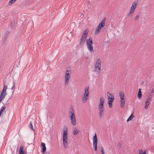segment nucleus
I'll return each mask as SVG.
<instances>
[{"instance_id": "21", "label": "nucleus", "mask_w": 154, "mask_h": 154, "mask_svg": "<svg viewBox=\"0 0 154 154\" xmlns=\"http://www.w3.org/2000/svg\"><path fill=\"white\" fill-rule=\"evenodd\" d=\"M149 104V101L148 100H146L145 103V109H146L148 108V106Z\"/></svg>"}, {"instance_id": "29", "label": "nucleus", "mask_w": 154, "mask_h": 154, "mask_svg": "<svg viewBox=\"0 0 154 154\" xmlns=\"http://www.w3.org/2000/svg\"><path fill=\"white\" fill-rule=\"evenodd\" d=\"M24 151H23V146H20L19 149V153H21V152Z\"/></svg>"}, {"instance_id": "13", "label": "nucleus", "mask_w": 154, "mask_h": 154, "mask_svg": "<svg viewBox=\"0 0 154 154\" xmlns=\"http://www.w3.org/2000/svg\"><path fill=\"white\" fill-rule=\"evenodd\" d=\"M86 38V37L85 35L82 36L80 39V45H82L85 42Z\"/></svg>"}, {"instance_id": "5", "label": "nucleus", "mask_w": 154, "mask_h": 154, "mask_svg": "<svg viewBox=\"0 0 154 154\" xmlns=\"http://www.w3.org/2000/svg\"><path fill=\"white\" fill-rule=\"evenodd\" d=\"M89 87H86L85 88V92L82 98V101L83 103H85L89 96Z\"/></svg>"}, {"instance_id": "19", "label": "nucleus", "mask_w": 154, "mask_h": 154, "mask_svg": "<svg viewBox=\"0 0 154 154\" xmlns=\"http://www.w3.org/2000/svg\"><path fill=\"white\" fill-rule=\"evenodd\" d=\"M93 143H97V136L96 134H95V135L93 137Z\"/></svg>"}, {"instance_id": "11", "label": "nucleus", "mask_w": 154, "mask_h": 154, "mask_svg": "<svg viewBox=\"0 0 154 154\" xmlns=\"http://www.w3.org/2000/svg\"><path fill=\"white\" fill-rule=\"evenodd\" d=\"M7 86L4 85L3 88L0 94V103L6 95V89Z\"/></svg>"}, {"instance_id": "34", "label": "nucleus", "mask_w": 154, "mask_h": 154, "mask_svg": "<svg viewBox=\"0 0 154 154\" xmlns=\"http://www.w3.org/2000/svg\"><path fill=\"white\" fill-rule=\"evenodd\" d=\"M20 154H25V152L24 151L22 152H21V153H19Z\"/></svg>"}, {"instance_id": "10", "label": "nucleus", "mask_w": 154, "mask_h": 154, "mask_svg": "<svg viewBox=\"0 0 154 154\" xmlns=\"http://www.w3.org/2000/svg\"><path fill=\"white\" fill-rule=\"evenodd\" d=\"M105 19H104L101 22L97 27L96 28V30L95 32V34L96 35L98 34L100 31L101 28L103 27L105 25Z\"/></svg>"}, {"instance_id": "35", "label": "nucleus", "mask_w": 154, "mask_h": 154, "mask_svg": "<svg viewBox=\"0 0 154 154\" xmlns=\"http://www.w3.org/2000/svg\"><path fill=\"white\" fill-rule=\"evenodd\" d=\"M154 91V89H152V91H151V92L150 93V94L152 93L153 92V91Z\"/></svg>"}, {"instance_id": "8", "label": "nucleus", "mask_w": 154, "mask_h": 154, "mask_svg": "<svg viewBox=\"0 0 154 154\" xmlns=\"http://www.w3.org/2000/svg\"><path fill=\"white\" fill-rule=\"evenodd\" d=\"M119 96L120 98V106L121 107L123 108L125 105V94L122 91H120L119 93Z\"/></svg>"}, {"instance_id": "24", "label": "nucleus", "mask_w": 154, "mask_h": 154, "mask_svg": "<svg viewBox=\"0 0 154 154\" xmlns=\"http://www.w3.org/2000/svg\"><path fill=\"white\" fill-rule=\"evenodd\" d=\"M99 148H100L101 149V151L102 154H104V149H103V148L102 147V146L100 145V146H99Z\"/></svg>"}, {"instance_id": "31", "label": "nucleus", "mask_w": 154, "mask_h": 154, "mask_svg": "<svg viewBox=\"0 0 154 154\" xmlns=\"http://www.w3.org/2000/svg\"><path fill=\"white\" fill-rule=\"evenodd\" d=\"M139 18V15H137L134 18V20L136 21L138 20Z\"/></svg>"}, {"instance_id": "1", "label": "nucleus", "mask_w": 154, "mask_h": 154, "mask_svg": "<svg viewBox=\"0 0 154 154\" xmlns=\"http://www.w3.org/2000/svg\"><path fill=\"white\" fill-rule=\"evenodd\" d=\"M104 102V99L103 97H100L99 103L98 105V112L99 116L101 118L103 116L104 111L103 103Z\"/></svg>"}, {"instance_id": "3", "label": "nucleus", "mask_w": 154, "mask_h": 154, "mask_svg": "<svg viewBox=\"0 0 154 154\" xmlns=\"http://www.w3.org/2000/svg\"><path fill=\"white\" fill-rule=\"evenodd\" d=\"M69 116L70 118L72 124L75 125L76 124V119L73 109H71L69 112Z\"/></svg>"}, {"instance_id": "30", "label": "nucleus", "mask_w": 154, "mask_h": 154, "mask_svg": "<svg viewBox=\"0 0 154 154\" xmlns=\"http://www.w3.org/2000/svg\"><path fill=\"white\" fill-rule=\"evenodd\" d=\"M15 84L14 82H13L12 87L11 88V89L13 90V89H15Z\"/></svg>"}, {"instance_id": "18", "label": "nucleus", "mask_w": 154, "mask_h": 154, "mask_svg": "<svg viewBox=\"0 0 154 154\" xmlns=\"http://www.w3.org/2000/svg\"><path fill=\"white\" fill-rule=\"evenodd\" d=\"M114 99V98H111V100H108V104L110 107H112V103Z\"/></svg>"}, {"instance_id": "25", "label": "nucleus", "mask_w": 154, "mask_h": 154, "mask_svg": "<svg viewBox=\"0 0 154 154\" xmlns=\"http://www.w3.org/2000/svg\"><path fill=\"white\" fill-rule=\"evenodd\" d=\"M6 108V107L5 106H4L2 107V108L1 109V110L0 111V115H1L2 113L3 112L5 111Z\"/></svg>"}, {"instance_id": "28", "label": "nucleus", "mask_w": 154, "mask_h": 154, "mask_svg": "<svg viewBox=\"0 0 154 154\" xmlns=\"http://www.w3.org/2000/svg\"><path fill=\"white\" fill-rule=\"evenodd\" d=\"M152 98V95L151 94H149L148 96L147 99L146 100H148L149 101Z\"/></svg>"}, {"instance_id": "17", "label": "nucleus", "mask_w": 154, "mask_h": 154, "mask_svg": "<svg viewBox=\"0 0 154 154\" xmlns=\"http://www.w3.org/2000/svg\"><path fill=\"white\" fill-rule=\"evenodd\" d=\"M107 96L108 97V100H111V98L114 99V97L113 95H112L111 94L109 93V92L107 94Z\"/></svg>"}, {"instance_id": "26", "label": "nucleus", "mask_w": 154, "mask_h": 154, "mask_svg": "<svg viewBox=\"0 0 154 154\" xmlns=\"http://www.w3.org/2000/svg\"><path fill=\"white\" fill-rule=\"evenodd\" d=\"M88 30H85L84 31L83 34V35H85L86 37V38L87 35L88 34Z\"/></svg>"}, {"instance_id": "7", "label": "nucleus", "mask_w": 154, "mask_h": 154, "mask_svg": "<svg viewBox=\"0 0 154 154\" xmlns=\"http://www.w3.org/2000/svg\"><path fill=\"white\" fill-rule=\"evenodd\" d=\"M137 2L135 1L132 4L131 7L130 11L128 14V16L131 17L132 16V14L134 13L135 8H136L137 4Z\"/></svg>"}, {"instance_id": "32", "label": "nucleus", "mask_w": 154, "mask_h": 154, "mask_svg": "<svg viewBox=\"0 0 154 154\" xmlns=\"http://www.w3.org/2000/svg\"><path fill=\"white\" fill-rule=\"evenodd\" d=\"M16 0H11L9 1V3L11 4H13L16 1Z\"/></svg>"}, {"instance_id": "20", "label": "nucleus", "mask_w": 154, "mask_h": 154, "mask_svg": "<svg viewBox=\"0 0 154 154\" xmlns=\"http://www.w3.org/2000/svg\"><path fill=\"white\" fill-rule=\"evenodd\" d=\"M141 95L142 94L141 92V89H139L138 92L137 94V97L138 98H140L141 97Z\"/></svg>"}, {"instance_id": "22", "label": "nucleus", "mask_w": 154, "mask_h": 154, "mask_svg": "<svg viewBox=\"0 0 154 154\" xmlns=\"http://www.w3.org/2000/svg\"><path fill=\"white\" fill-rule=\"evenodd\" d=\"M134 117V116H133V113L128 118L127 120V122H128L130 120H131Z\"/></svg>"}, {"instance_id": "14", "label": "nucleus", "mask_w": 154, "mask_h": 154, "mask_svg": "<svg viewBox=\"0 0 154 154\" xmlns=\"http://www.w3.org/2000/svg\"><path fill=\"white\" fill-rule=\"evenodd\" d=\"M79 132V129L76 128L75 127L74 128L73 130V134L74 135H76Z\"/></svg>"}, {"instance_id": "16", "label": "nucleus", "mask_w": 154, "mask_h": 154, "mask_svg": "<svg viewBox=\"0 0 154 154\" xmlns=\"http://www.w3.org/2000/svg\"><path fill=\"white\" fill-rule=\"evenodd\" d=\"M68 128L67 127H65V128L63 130V136H67Z\"/></svg>"}, {"instance_id": "36", "label": "nucleus", "mask_w": 154, "mask_h": 154, "mask_svg": "<svg viewBox=\"0 0 154 154\" xmlns=\"http://www.w3.org/2000/svg\"><path fill=\"white\" fill-rule=\"evenodd\" d=\"M142 154H146V152L145 151L144 152H143V153H142Z\"/></svg>"}, {"instance_id": "12", "label": "nucleus", "mask_w": 154, "mask_h": 154, "mask_svg": "<svg viewBox=\"0 0 154 154\" xmlns=\"http://www.w3.org/2000/svg\"><path fill=\"white\" fill-rule=\"evenodd\" d=\"M63 143L65 148H66L67 146V136H63Z\"/></svg>"}, {"instance_id": "6", "label": "nucleus", "mask_w": 154, "mask_h": 154, "mask_svg": "<svg viewBox=\"0 0 154 154\" xmlns=\"http://www.w3.org/2000/svg\"><path fill=\"white\" fill-rule=\"evenodd\" d=\"M87 48L90 52L93 50L92 38L90 37L89 39L86 40Z\"/></svg>"}, {"instance_id": "33", "label": "nucleus", "mask_w": 154, "mask_h": 154, "mask_svg": "<svg viewBox=\"0 0 154 154\" xmlns=\"http://www.w3.org/2000/svg\"><path fill=\"white\" fill-rule=\"evenodd\" d=\"M139 154H142L143 153V151L142 149H140L139 150Z\"/></svg>"}, {"instance_id": "23", "label": "nucleus", "mask_w": 154, "mask_h": 154, "mask_svg": "<svg viewBox=\"0 0 154 154\" xmlns=\"http://www.w3.org/2000/svg\"><path fill=\"white\" fill-rule=\"evenodd\" d=\"M97 143H93V147L95 151H96L97 149Z\"/></svg>"}, {"instance_id": "9", "label": "nucleus", "mask_w": 154, "mask_h": 154, "mask_svg": "<svg viewBox=\"0 0 154 154\" xmlns=\"http://www.w3.org/2000/svg\"><path fill=\"white\" fill-rule=\"evenodd\" d=\"M71 71L67 69L65 76V85H68L70 77Z\"/></svg>"}, {"instance_id": "27", "label": "nucleus", "mask_w": 154, "mask_h": 154, "mask_svg": "<svg viewBox=\"0 0 154 154\" xmlns=\"http://www.w3.org/2000/svg\"><path fill=\"white\" fill-rule=\"evenodd\" d=\"M29 128L32 130L34 131V129L33 127V125L32 123L30 122H29Z\"/></svg>"}, {"instance_id": "15", "label": "nucleus", "mask_w": 154, "mask_h": 154, "mask_svg": "<svg viewBox=\"0 0 154 154\" xmlns=\"http://www.w3.org/2000/svg\"><path fill=\"white\" fill-rule=\"evenodd\" d=\"M41 146L42 147V152H44L46 150V147L45 146V144L44 143H42Z\"/></svg>"}, {"instance_id": "4", "label": "nucleus", "mask_w": 154, "mask_h": 154, "mask_svg": "<svg viewBox=\"0 0 154 154\" xmlns=\"http://www.w3.org/2000/svg\"><path fill=\"white\" fill-rule=\"evenodd\" d=\"M89 87H86L85 88V92L82 98V101L83 103H85L89 96Z\"/></svg>"}, {"instance_id": "2", "label": "nucleus", "mask_w": 154, "mask_h": 154, "mask_svg": "<svg viewBox=\"0 0 154 154\" xmlns=\"http://www.w3.org/2000/svg\"><path fill=\"white\" fill-rule=\"evenodd\" d=\"M101 65V61L100 58L96 60L95 64L94 66V71L95 72H99L100 70Z\"/></svg>"}]
</instances>
